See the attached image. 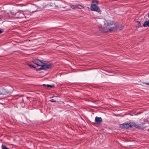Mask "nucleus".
I'll return each mask as SVG.
<instances>
[{
	"mask_svg": "<svg viewBox=\"0 0 149 149\" xmlns=\"http://www.w3.org/2000/svg\"><path fill=\"white\" fill-rule=\"evenodd\" d=\"M99 29L100 31L105 32H111L116 31L117 29H119V24L113 21H106L104 22L103 27L99 26Z\"/></svg>",
	"mask_w": 149,
	"mask_h": 149,
	"instance_id": "obj_1",
	"label": "nucleus"
},
{
	"mask_svg": "<svg viewBox=\"0 0 149 149\" xmlns=\"http://www.w3.org/2000/svg\"><path fill=\"white\" fill-rule=\"evenodd\" d=\"M120 127L122 129H128L129 128H132L133 127H136V128H139L140 126L139 125H136L135 123L132 122H130L129 123L125 122L123 124L120 125Z\"/></svg>",
	"mask_w": 149,
	"mask_h": 149,
	"instance_id": "obj_2",
	"label": "nucleus"
},
{
	"mask_svg": "<svg viewBox=\"0 0 149 149\" xmlns=\"http://www.w3.org/2000/svg\"><path fill=\"white\" fill-rule=\"evenodd\" d=\"M98 3V1L97 0L93 1L91 4V9L92 11L97 12L100 13L101 11L99 7L96 5Z\"/></svg>",
	"mask_w": 149,
	"mask_h": 149,
	"instance_id": "obj_3",
	"label": "nucleus"
},
{
	"mask_svg": "<svg viewBox=\"0 0 149 149\" xmlns=\"http://www.w3.org/2000/svg\"><path fill=\"white\" fill-rule=\"evenodd\" d=\"M52 63H49V64H44L42 66V70H45L46 69H48L51 68V67L52 66Z\"/></svg>",
	"mask_w": 149,
	"mask_h": 149,
	"instance_id": "obj_4",
	"label": "nucleus"
},
{
	"mask_svg": "<svg viewBox=\"0 0 149 149\" xmlns=\"http://www.w3.org/2000/svg\"><path fill=\"white\" fill-rule=\"evenodd\" d=\"M95 122L97 124H100L102 121V119L101 117H96L95 118Z\"/></svg>",
	"mask_w": 149,
	"mask_h": 149,
	"instance_id": "obj_5",
	"label": "nucleus"
},
{
	"mask_svg": "<svg viewBox=\"0 0 149 149\" xmlns=\"http://www.w3.org/2000/svg\"><path fill=\"white\" fill-rule=\"evenodd\" d=\"M143 26L144 27L148 26L149 27V19L147 21L145 22Z\"/></svg>",
	"mask_w": 149,
	"mask_h": 149,
	"instance_id": "obj_6",
	"label": "nucleus"
},
{
	"mask_svg": "<svg viewBox=\"0 0 149 149\" xmlns=\"http://www.w3.org/2000/svg\"><path fill=\"white\" fill-rule=\"evenodd\" d=\"M38 66H41V67H42V66L44 64H45V63L43 62L40 60L39 61H38Z\"/></svg>",
	"mask_w": 149,
	"mask_h": 149,
	"instance_id": "obj_7",
	"label": "nucleus"
},
{
	"mask_svg": "<svg viewBox=\"0 0 149 149\" xmlns=\"http://www.w3.org/2000/svg\"><path fill=\"white\" fill-rule=\"evenodd\" d=\"M77 6L79 9H81L82 8V6L80 4H77Z\"/></svg>",
	"mask_w": 149,
	"mask_h": 149,
	"instance_id": "obj_8",
	"label": "nucleus"
},
{
	"mask_svg": "<svg viewBox=\"0 0 149 149\" xmlns=\"http://www.w3.org/2000/svg\"><path fill=\"white\" fill-rule=\"evenodd\" d=\"M71 8L73 9H75L77 8V4L76 5H73L71 6Z\"/></svg>",
	"mask_w": 149,
	"mask_h": 149,
	"instance_id": "obj_9",
	"label": "nucleus"
},
{
	"mask_svg": "<svg viewBox=\"0 0 149 149\" xmlns=\"http://www.w3.org/2000/svg\"><path fill=\"white\" fill-rule=\"evenodd\" d=\"M39 61L40 60L38 59H37L36 60L34 61V63L35 64L38 65L39 62L38 61Z\"/></svg>",
	"mask_w": 149,
	"mask_h": 149,
	"instance_id": "obj_10",
	"label": "nucleus"
},
{
	"mask_svg": "<svg viewBox=\"0 0 149 149\" xmlns=\"http://www.w3.org/2000/svg\"><path fill=\"white\" fill-rule=\"evenodd\" d=\"M29 65L30 68H36V67H35L34 65L31 64H28Z\"/></svg>",
	"mask_w": 149,
	"mask_h": 149,
	"instance_id": "obj_11",
	"label": "nucleus"
},
{
	"mask_svg": "<svg viewBox=\"0 0 149 149\" xmlns=\"http://www.w3.org/2000/svg\"><path fill=\"white\" fill-rule=\"evenodd\" d=\"M137 22L138 23V26L136 27V28H138L139 27H142L141 26V24L140 22L138 21Z\"/></svg>",
	"mask_w": 149,
	"mask_h": 149,
	"instance_id": "obj_12",
	"label": "nucleus"
},
{
	"mask_svg": "<svg viewBox=\"0 0 149 149\" xmlns=\"http://www.w3.org/2000/svg\"><path fill=\"white\" fill-rule=\"evenodd\" d=\"M2 149H9L8 148H7L5 146L2 145Z\"/></svg>",
	"mask_w": 149,
	"mask_h": 149,
	"instance_id": "obj_13",
	"label": "nucleus"
},
{
	"mask_svg": "<svg viewBox=\"0 0 149 149\" xmlns=\"http://www.w3.org/2000/svg\"><path fill=\"white\" fill-rule=\"evenodd\" d=\"M148 120L147 119H146L144 120L143 123H142V124L143 125L144 124H146V123H148Z\"/></svg>",
	"mask_w": 149,
	"mask_h": 149,
	"instance_id": "obj_14",
	"label": "nucleus"
},
{
	"mask_svg": "<svg viewBox=\"0 0 149 149\" xmlns=\"http://www.w3.org/2000/svg\"><path fill=\"white\" fill-rule=\"evenodd\" d=\"M54 86V85H48V84L47 85V88H49V87H50L51 88H52Z\"/></svg>",
	"mask_w": 149,
	"mask_h": 149,
	"instance_id": "obj_15",
	"label": "nucleus"
},
{
	"mask_svg": "<svg viewBox=\"0 0 149 149\" xmlns=\"http://www.w3.org/2000/svg\"><path fill=\"white\" fill-rule=\"evenodd\" d=\"M11 14L13 15H15L16 14V13H15L14 12H11L10 13Z\"/></svg>",
	"mask_w": 149,
	"mask_h": 149,
	"instance_id": "obj_16",
	"label": "nucleus"
},
{
	"mask_svg": "<svg viewBox=\"0 0 149 149\" xmlns=\"http://www.w3.org/2000/svg\"><path fill=\"white\" fill-rule=\"evenodd\" d=\"M50 101L52 102H56V100L53 99H52L50 100Z\"/></svg>",
	"mask_w": 149,
	"mask_h": 149,
	"instance_id": "obj_17",
	"label": "nucleus"
},
{
	"mask_svg": "<svg viewBox=\"0 0 149 149\" xmlns=\"http://www.w3.org/2000/svg\"><path fill=\"white\" fill-rule=\"evenodd\" d=\"M42 70V67H41L40 68H38L37 69V70Z\"/></svg>",
	"mask_w": 149,
	"mask_h": 149,
	"instance_id": "obj_18",
	"label": "nucleus"
},
{
	"mask_svg": "<svg viewBox=\"0 0 149 149\" xmlns=\"http://www.w3.org/2000/svg\"><path fill=\"white\" fill-rule=\"evenodd\" d=\"M45 87H47V85L45 84H43V85Z\"/></svg>",
	"mask_w": 149,
	"mask_h": 149,
	"instance_id": "obj_19",
	"label": "nucleus"
},
{
	"mask_svg": "<svg viewBox=\"0 0 149 149\" xmlns=\"http://www.w3.org/2000/svg\"><path fill=\"white\" fill-rule=\"evenodd\" d=\"M3 32V31L0 29V34L1 33Z\"/></svg>",
	"mask_w": 149,
	"mask_h": 149,
	"instance_id": "obj_20",
	"label": "nucleus"
},
{
	"mask_svg": "<svg viewBox=\"0 0 149 149\" xmlns=\"http://www.w3.org/2000/svg\"><path fill=\"white\" fill-rule=\"evenodd\" d=\"M146 84L147 85H149V82L148 83H146L145 84Z\"/></svg>",
	"mask_w": 149,
	"mask_h": 149,
	"instance_id": "obj_21",
	"label": "nucleus"
},
{
	"mask_svg": "<svg viewBox=\"0 0 149 149\" xmlns=\"http://www.w3.org/2000/svg\"><path fill=\"white\" fill-rule=\"evenodd\" d=\"M2 94V93H1V92L0 91V95H1V94Z\"/></svg>",
	"mask_w": 149,
	"mask_h": 149,
	"instance_id": "obj_22",
	"label": "nucleus"
},
{
	"mask_svg": "<svg viewBox=\"0 0 149 149\" xmlns=\"http://www.w3.org/2000/svg\"><path fill=\"white\" fill-rule=\"evenodd\" d=\"M1 20V18L0 17V20Z\"/></svg>",
	"mask_w": 149,
	"mask_h": 149,
	"instance_id": "obj_23",
	"label": "nucleus"
},
{
	"mask_svg": "<svg viewBox=\"0 0 149 149\" xmlns=\"http://www.w3.org/2000/svg\"><path fill=\"white\" fill-rule=\"evenodd\" d=\"M148 17L149 18V13L148 15Z\"/></svg>",
	"mask_w": 149,
	"mask_h": 149,
	"instance_id": "obj_24",
	"label": "nucleus"
},
{
	"mask_svg": "<svg viewBox=\"0 0 149 149\" xmlns=\"http://www.w3.org/2000/svg\"><path fill=\"white\" fill-rule=\"evenodd\" d=\"M69 10H71V8L69 9Z\"/></svg>",
	"mask_w": 149,
	"mask_h": 149,
	"instance_id": "obj_25",
	"label": "nucleus"
},
{
	"mask_svg": "<svg viewBox=\"0 0 149 149\" xmlns=\"http://www.w3.org/2000/svg\"><path fill=\"white\" fill-rule=\"evenodd\" d=\"M148 131L149 132V129L148 130Z\"/></svg>",
	"mask_w": 149,
	"mask_h": 149,
	"instance_id": "obj_26",
	"label": "nucleus"
}]
</instances>
